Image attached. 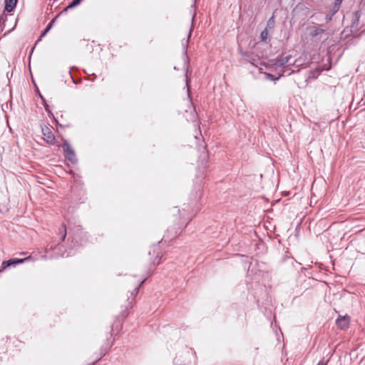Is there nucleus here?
<instances>
[{"label":"nucleus","instance_id":"nucleus-16","mask_svg":"<svg viewBox=\"0 0 365 365\" xmlns=\"http://www.w3.org/2000/svg\"><path fill=\"white\" fill-rule=\"evenodd\" d=\"M267 37H268V31L267 29H264L261 32L260 38L262 41H266L267 39Z\"/></svg>","mask_w":365,"mask_h":365},{"label":"nucleus","instance_id":"nucleus-14","mask_svg":"<svg viewBox=\"0 0 365 365\" xmlns=\"http://www.w3.org/2000/svg\"><path fill=\"white\" fill-rule=\"evenodd\" d=\"M53 26V21H51L48 26H46V28L44 29V31L42 32V34H41V37L38 40V41H39L41 40V38L43 36H45L46 35V34L50 31V29H51Z\"/></svg>","mask_w":365,"mask_h":365},{"label":"nucleus","instance_id":"nucleus-7","mask_svg":"<svg viewBox=\"0 0 365 365\" xmlns=\"http://www.w3.org/2000/svg\"><path fill=\"white\" fill-rule=\"evenodd\" d=\"M153 252L157 254L155 258L153 261V263L154 264V265H158L160 263V260L163 256L160 252L159 251V246L155 245L153 247Z\"/></svg>","mask_w":365,"mask_h":365},{"label":"nucleus","instance_id":"nucleus-15","mask_svg":"<svg viewBox=\"0 0 365 365\" xmlns=\"http://www.w3.org/2000/svg\"><path fill=\"white\" fill-rule=\"evenodd\" d=\"M60 232L62 234L61 240L63 241L66 237V228L65 225H62L60 227Z\"/></svg>","mask_w":365,"mask_h":365},{"label":"nucleus","instance_id":"nucleus-6","mask_svg":"<svg viewBox=\"0 0 365 365\" xmlns=\"http://www.w3.org/2000/svg\"><path fill=\"white\" fill-rule=\"evenodd\" d=\"M350 317L348 315L340 317L336 321V324L341 329H346L349 327Z\"/></svg>","mask_w":365,"mask_h":365},{"label":"nucleus","instance_id":"nucleus-1","mask_svg":"<svg viewBox=\"0 0 365 365\" xmlns=\"http://www.w3.org/2000/svg\"><path fill=\"white\" fill-rule=\"evenodd\" d=\"M51 129L52 127L50 125H43L41 126V133L45 142L50 145H54L56 143V138Z\"/></svg>","mask_w":365,"mask_h":365},{"label":"nucleus","instance_id":"nucleus-2","mask_svg":"<svg viewBox=\"0 0 365 365\" xmlns=\"http://www.w3.org/2000/svg\"><path fill=\"white\" fill-rule=\"evenodd\" d=\"M62 147L64 150L65 158L71 163H76L77 162V158L76 157V154L73 149L71 147L69 143L66 140H65Z\"/></svg>","mask_w":365,"mask_h":365},{"label":"nucleus","instance_id":"nucleus-18","mask_svg":"<svg viewBox=\"0 0 365 365\" xmlns=\"http://www.w3.org/2000/svg\"><path fill=\"white\" fill-rule=\"evenodd\" d=\"M319 70H316L314 71H312L310 74V76H309V78H315L314 75H319Z\"/></svg>","mask_w":365,"mask_h":365},{"label":"nucleus","instance_id":"nucleus-19","mask_svg":"<svg viewBox=\"0 0 365 365\" xmlns=\"http://www.w3.org/2000/svg\"><path fill=\"white\" fill-rule=\"evenodd\" d=\"M293 72H294V71H293V70H290V69L284 70V71H283V74H282V75H286V74H287V75L289 76V75H291Z\"/></svg>","mask_w":365,"mask_h":365},{"label":"nucleus","instance_id":"nucleus-24","mask_svg":"<svg viewBox=\"0 0 365 365\" xmlns=\"http://www.w3.org/2000/svg\"><path fill=\"white\" fill-rule=\"evenodd\" d=\"M39 96H40V98L43 99V96L41 94H39Z\"/></svg>","mask_w":365,"mask_h":365},{"label":"nucleus","instance_id":"nucleus-13","mask_svg":"<svg viewBox=\"0 0 365 365\" xmlns=\"http://www.w3.org/2000/svg\"><path fill=\"white\" fill-rule=\"evenodd\" d=\"M145 279H143L142 280L141 282H140L138 283V284L134 288V290L131 292V295L133 297H135L137 295V294L139 292V289L140 288V287L143 285V284L145 282Z\"/></svg>","mask_w":365,"mask_h":365},{"label":"nucleus","instance_id":"nucleus-10","mask_svg":"<svg viewBox=\"0 0 365 365\" xmlns=\"http://www.w3.org/2000/svg\"><path fill=\"white\" fill-rule=\"evenodd\" d=\"M343 0H335L331 9L332 15H334L340 9Z\"/></svg>","mask_w":365,"mask_h":365},{"label":"nucleus","instance_id":"nucleus-20","mask_svg":"<svg viewBox=\"0 0 365 365\" xmlns=\"http://www.w3.org/2000/svg\"><path fill=\"white\" fill-rule=\"evenodd\" d=\"M191 33H192V28H190V31H189V34H188V36H187V38L186 40V43H185V47L187 48V45H188V41H189V39L191 36Z\"/></svg>","mask_w":365,"mask_h":365},{"label":"nucleus","instance_id":"nucleus-12","mask_svg":"<svg viewBox=\"0 0 365 365\" xmlns=\"http://www.w3.org/2000/svg\"><path fill=\"white\" fill-rule=\"evenodd\" d=\"M82 1L83 0H73L71 4H69L66 6V10L71 9L76 7L81 3Z\"/></svg>","mask_w":365,"mask_h":365},{"label":"nucleus","instance_id":"nucleus-11","mask_svg":"<svg viewBox=\"0 0 365 365\" xmlns=\"http://www.w3.org/2000/svg\"><path fill=\"white\" fill-rule=\"evenodd\" d=\"M324 32V29H322L319 26H317V27H314L312 30L310 35L314 37V36H317L321 34H323Z\"/></svg>","mask_w":365,"mask_h":365},{"label":"nucleus","instance_id":"nucleus-3","mask_svg":"<svg viewBox=\"0 0 365 365\" xmlns=\"http://www.w3.org/2000/svg\"><path fill=\"white\" fill-rule=\"evenodd\" d=\"M292 59V56L288 55L286 56H279L274 60V65L276 67L286 68L290 66L289 61Z\"/></svg>","mask_w":365,"mask_h":365},{"label":"nucleus","instance_id":"nucleus-21","mask_svg":"<svg viewBox=\"0 0 365 365\" xmlns=\"http://www.w3.org/2000/svg\"><path fill=\"white\" fill-rule=\"evenodd\" d=\"M333 16L334 15H332V13L331 14H327L326 18H325L327 22L330 21L331 20Z\"/></svg>","mask_w":365,"mask_h":365},{"label":"nucleus","instance_id":"nucleus-9","mask_svg":"<svg viewBox=\"0 0 365 365\" xmlns=\"http://www.w3.org/2000/svg\"><path fill=\"white\" fill-rule=\"evenodd\" d=\"M304 64V60L302 58V56L299 57L298 58L295 59L294 61L289 65L291 66L297 68L299 71L300 68Z\"/></svg>","mask_w":365,"mask_h":365},{"label":"nucleus","instance_id":"nucleus-22","mask_svg":"<svg viewBox=\"0 0 365 365\" xmlns=\"http://www.w3.org/2000/svg\"><path fill=\"white\" fill-rule=\"evenodd\" d=\"M317 365H327V363L324 362V360H321L319 361V363L317 364Z\"/></svg>","mask_w":365,"mask_h":365},{"label":"nucleus","instance_id":"nucleus-8","mask_svg":"<svg viewBox=\"0 0 365 365\" xmlns=\"http://www.w3.org/2000/svg\"><path fill=\"white\" fill-rule=\"evenodd\" d=\"M17 0H5L4 9L7 12L12 11L16 6Z\"/></svg>","mask_w":365,"mask_h":365},{"label":"nucleus","instance_id":"nucleus-17","mask_svg":"<svg viewBox=\"0 0 365 365\" xmlns=\"http://www.w3.org/2000/svg\"><path fill=\"white\" fill-rule=\"evenodd\" d=\"M187 224V222H186V223L183 225V227H179V228L178 229V230L175 232V235H173V237H177L178 236H179V235L182 232L183 229H184V227H186Z\"/></svg>","mask_w":365,"mask_h":365},{"label":"nucleus","instance_id":"nucleus-5","mask_svg":"<svg viewBox=\"0 0 365 365\" xmlns=\"http://www.w3.org/2000/svg\"><path fill=\"white\" fill-rule=\"evenodd\" d=\"M63 245H58L55 247L53 245H48L46 247V252L48 253L49 250H53L54 253L52 257H64V252H62Z\"/></svg>","mask_w":365,"mask_h":365},{"label":"nucleus","instance_id":"nucleus-23","mask_svg":"<svg viewBox=\"0 0 365 365\" xmlns=\"http://www.w3.org/2000/svg\"><path fill=\"white\" fill-rule=\"evenodd\" d=\"M45 109L48 113H51V111L49 110L48 106L47 105H45Z\"/></svg>","mask_w":365,"mask_h":365},{"label":"nucleus","instance_id":"nucleus-4","mask_svg":"<svg viewBox=\"0 0 365 365\" xmlns=\"http://www.w3.org/2000/svg\"><path fill=\"white\" fill-rule=\"evenodd\" d=\"M26 259H11L4 261L0 267V272H4L6 269L11 265L18 264L24 262Z\"/></svg>","mask_w":365,"mask_h":365}]
</instances>
